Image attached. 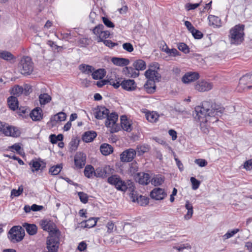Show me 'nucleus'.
Instances as JSON below:
<instances>
[{
	"mask_svg": "<svg viewBox=\"0 0 252 252\" xmlns=\"http://www.w3.org/2000/svg\"><path fill=\"white\" fill-rule=\"evenodd\" d=\"M200 5V3H187L186 5V8L187 9V10H192L196 8Z\"/></svg>",
	"mask_w": 252,
	"mask_h": 252,
	"instance_id": "obj_60",
	"label": "nucleus"
},
{
	"mask_svg": "<svg viewBox=\"0 0 252 252\" xmlns=\"http://www.w3.org/2000/svg\"><path fill=\"white\" fill-rule=\"evenodd\" d=\"M86 155L81 152L77 153L74 156V164L77 169L82 168L86 164Z\"/></svg>",
	"mask_w": 252,
	"mask_h": 252,
	"instance_id": "obj_11",
	"label": "nucleus"
},
{
	"mask_svg": "<svg viewBox=\"0 0 252 252\" xmlns=\"http://www.w3.org/2000/svg\"><path fill=\"white\" fill-rule=\"evenodd\" d=\"M144 88L148 93H154L156 91L155 81L148 79L144 85Z\"/></svg>",
	"mask_w": 252,
	"mask_h": 252,
	"instance_id": "obj_29",
	"label": "nucleus"
},
{
	"mask_svg": "<svg viewBox=\"0 0 252 252\" xmlns=\"http://www.w3.org/2000/svg\"><path fill=\"white\" fill-rule=\"evenodd\" d=\"M96 136L97 133L95 131L93 130L87 131L83 134L82 139L83 141L89 143L93 141Z\"/></svg>",
	"mask_w": 252,
	"mask_h": 252,
	"instance_id": "obj_22",
	"label": "nucleus"
},
{
	"mask_svg": "<svg viewBox=\"0 0 252 252\" xmlns=\"http://www.w3.org/2000/svg\"><path fill=\"white\" fill-rule=\"evenodd\" d=\"M239 231L238 228L234 229L231 230H228L222 237L223 240H226L233 237L235 234Z\"/></svg>",
	"mask_w": 252,
	"mask_h": 252,
	"instance_id": "obj_43",
	"label": "nucleus"
},
{
	"mask_svg": "<svg viewBox=\"0 0 252 252\" xmlns=\"http://www.w3.org/2000/svg\"><path fill=\"white\" fill-rule=\"evenodd\" d=\"M107 80L108 81V83H109L110 85L113 86L115 89L118 88L120 86V81H117V80H114L113 79L108 78Z\"/></svg>",
	"mask_w": 252,
	"mask_h": 252,
	"instance_id": "obj_55",
	"label": "nucleus"
},
{
	"mask_svg": "<svg viewBox=\"0 0 252 252\" xmlns=\"http://www.w3.org/2000/svg\"><path fill=\"white\" fill-rule=\"evenodd\" d=\"M23 226L25 228L27 232L30 235H33L37 233V227L34 224L25 223Z\"/></svg>",
	"mask_w": 252,
	"mask_h": 252,
	"instance_id": "obj_25",
	"label": "nucleus"
},
{
	"mask_svg": "<svg viewBox=\"0 0 252 252\" xmlns=\"http://www.w3.org/2000/svg\"><path fill=\"white\" fill-rule=\"evenodd\" d=\"M104 24L108 28H114L115 25L108 18L105 17H102Z\"/></svg>",
	"mask_w": 252,
	"mask_h": 252,
	"instance_id": "obj_54",
	"label": "nucleus"
},
{
	"mask_svg": "<svg viewBox=\"0 0 252 252\" xmlns=\"http://www.w3.org/2000/svg\"><path fill=\"white\" fill-rule=\"evenodd\" d=\"M42 228L49 232V236L61 235V232L56 224L50 220H42L40 222Z\"/></svg>",
	"mask_w": 252,
	"mask_h": 252,
	"instance_id": "obj_5",
	"label": "nucleus"
},
{
	"mask_svg": "<svg viewBox=\"0 0 252 252\" xmlns=\"http://www.w3.org/2000/svg\"><path fill=\"white\" fill-rule=\"evenodd\" d=\"M111 62L114 64L119 66H126L129 63L128 59L123 58L113 57Z\"/></svg>",
	"mask_w": 252,
	"mask_h": 252,
	"instance_id": "obj_21",
	"label": "nucleus"
},
{
	"mask_svg": "<svg viewBox=\"0 0 252 252\" xmlns=\"http://www.w3.org/2000/svg\"><path fill=\"white\" fill-rule=\"evenodd\" d=\"M30 117L34 121H40L43 117L41 108L39 107L34 108L30 113Z\"/></svg>",
	"mask_w": 252,
	"mask_h": 252,
	"instance_id": "obj_19",
	"label": "nucleus"
},
{
	"mask_svg": "<svg viewBox=\"0 0 252 252\" xmlns=\"http://www.w3.org/2000/svg\"><path fill=\"white\" fill-rule=\"evenodd\" d=\"M24 235V231L21 226H14L9 230L8 237L12 243H17L22 241Z\"/></svg>",
	"mask_w": 252,
	"mask_h": 252,
	"instance_id": "obj_6",
	"label": "nucleus"
},
{
	"mask_svg": "<svg viewBox=\"0 0 252 252\" xmlns=\"http://www.w3.org/2000/svg\"><path fill=\"white\" fill-rule=\"evenodd\" d=\"M78 195L81 202L86 204L88 201V195L87 193L84 192H78Z\"/></svg>",
	"mask_w": 252,
	"mask_h": 252,
	"instance_id": "obj_48",
	"label": "nucleus"
},
{
	"mask_svg": "<svg viewBox=\"0 0 252 252\" xmlns=\"http://www.w3.org/2000/svg\"><path fill=\"white\" fill-rule=\"evenodd\" d=\"M30 165L31 166L33 169H32V171L33 172L35 171H38L40 170L41 165L40 164L39 161H36L34 160H32L30 163Z\"/></svg>",
	"mask_w": 252,
	"mask_h": 252,
	"instance_id": "obj_45",
	"label": "nucleus"
},
{
	"mask_svg": "<svg viewBox=\"0 0 252 252\" xmlns=\"http://www.w3.org/2000/svg\"><path fill=\"white\" fill-rule=\"evenodd\" d=\"M100 150L102 155L107 156L113 152V148L108 144L103 143L100 146Z\"/></svg>",
	"mask_w": 252,
	"mask_h": 252,
	"instance_id": "obj_27",
	"label": "nucleus"
},
{
	"mask_svg": "<svg viewBox=\"0 0 252 252\" xmlns=\"http://www.w3.org/2000/svg\"><path fill=\"white\" fill-rule=\"evenodd\" d=\"M121 124L122 128L127 132L131 131V126L126 116L123 115L121 117Z\"/></svg>",
	"mask_w": 252,
	"mask_h": 252,
	"instance_id": "obj_24",
	"label": "nucleus"
},
{
	"mask_svg": "<svg viewBox=\"0 0 252 252\" xmlns=\"http://www.w3.org/2000/svg\"><path fill=\"white\" fill-rule=\"evenodd\" d=\"M95 110L94 117L98 120L106 118L110 112L109 110L104 106H98Z\"/></svg>",
	"mask_w": 252,
	"mask_h": 252,
	"instance_id": "obj_13",
	"label": "nucleus"
},
{
	"mask_svg": "<svg viewBox=\"0 0 252 252\" xmlns=\"http://www.w3.org/2000/svg\"><path fill=\"white\" fill-rule=\"evenodd\" d=\"M0 58L10 61L15 59L14 56L9 52L7 51H0Z\"/></svg>",
	"mask_w": 252,
	"mask_h": 252,
	"instance_id": "obj_34",
	"label": "nucleus"
},
{
	"mask_svg": "<svg viewBox=\"0 0 252 252\" xmlns=\"http://www.w3.org/2000/svg\"><path fill=\"white\" fill-rule=\"evenodd\" d=\"M195 89L200 92H204L211 90L213 84L205 81H198L194 86Z\"/></svg>",
	"mask_w": 252,
	"mask_h": 252,
	"instance_id": "obj_14",
	"label": "nucleus"
},
{
	"mask_svg": "<svg viewBox=\"0 0 252 252\" xmlns=\"http://www.w3.org/2000/svg\"><path fill=\"white\" fill-rule=\"evenodd\" d=\"M107 170L105 168H97L94 172V176L96 177L106 178L107 177Z\"/></svg>",
	"mask_w": 252,
	"mask_h": 252,
	"instance_id": "obj_39",
	"label": "nucleus"
},
{
	"mask_svg": "<svg viewBox=\"0 0 252 252\" xmlns=\"http://www.w3.org/2000/svg\"><path fill=\"white\" fill-rule=\"evenodd\" d=\"M66 115L65 113L61 112L52 117L50 119V121L52 122L63 121L66 119Z\"/></svg>",
	"mask_w": 252,
	"mask_h": 252,
	"instance_id": "obj_33",
	"label": "nucleus"
},
{
	"mask_svg": "<svg viewBox=\"0 0 252 252\" xmlns=\"http://www.w3.org/2000/svg\"><path fill=\"white\" fill-rule=\"evenodd\" d=\"M238 87L243 90L252 89V73L243 75L239 80Z\"/></svg>",
	"mask_w": 252,
	"mask_h": 252,
	"instance_id": "obj_9",
	"label": "nucleus"
},
{
	"mask_svg": "<svg viewBox=\"0 0 252 252\" xmlns=\"http://www.w3.org/2000/svg\"><path fill=\"white\" fill-rule=\"evenodd\" d=\"M94 169L93 166L91 165H87L84 169V174L86 177L88 178H91L93 177V175H94Z\"/></svg>",
	"mask_w": 252,
	"mask_h": 252,
	"instance_id": "obj_35",
	"label": "nucleus"
},
{
	"mask_svg": "<svg viewBox=\"0 0 252 252\" xmlns=\"http://www.w3.org/2000/svg\"><path fill=\"white\" fill-rule=\"evenodd\" d=\"M110 35V32L108 31H102L101 34L97 36V40L98 42H100L103 41V39H106L109 37Z\"/></svg>",
	"mask_w": 252,
	"mask_h": 252,
	"instance_id": "obj_44",
	"label": "nucleus"
},
{
	"mask_svg": "<svg viewBox=\"0 0 252 252\" xmlns=\"http://www.w3.org/2000/svg\"><path fill=\"white\" fill-rule=\"evenodd\" d=\"M176 249L179 251H182L185 249H190L191 246L189 244H184L176 247Z\"/></svg>",
	"mask_w": 252,
	"mask_h": 252,
	"instance_id": "obj_64",
	"label": "nucleus"
},
{
	"mask_svg": "<svg viewBox=\"0 0 252 252\" xmlns=\"http://www.w3.org/2000/svg\"><path fill=\"white\" fill-rule=\"evenodd\" d=\"M224 111V108L220 105L213 103L211 101H204L202 106L195 108L196 115L195 118L197 120L206 121L207 123H214L219 121Z\"/></svg>",
	"mask_w": 252,
	"mask_h": 252,
	"instance_id": "obj_1",
	"label": "nucleus"
},
{
	"mask_svg": "<svg viewBox=\"0 0 252 252\" xmlns=\"http://www.w3.org/2000/svg\"><path fill=\"white\" fill-rule=\"evenodd\" d=\"M62 168V164H57L51 167L49 169V172L53 175H57L61 172Z\"/></svg>",
	"mask_w": 252,
	"mask_h": 252,
	"instance_id": "obj_40",
	"label": "nucleus"
},
{
	"mask_svg": "<svg viewBox=\"0 0 252 252\" xmlns=\"http://www.w3.org/2000/svg\"><path fill=\"white\" fill-rule=\"evenodd\" d=\"M106 227L107 228V232L109 233H110L113 232V229L114 228L115 224L112 221H109L107 223Z\"/></svg>",
	"mask_w": 252,
	"mask_h": 252,
	"instance_id": "obj_63",
	"label": "nucleus"
},
{
	"mask_svg": "<svg viewBox=\"0 0 252 252\" xmlns=\"http://www.w3.org/2000/svg\"><path fill=\"white\" fill-rule=\"evenodd\" d=\"M39 100L41 105H45L51 101V97L47 94H42L39 95Z\"/></svg>",
	"mask_w": 252,
	"mask_h": 252,
	"instance_id": "obj_38",
	"label": "nucleus"
},
{
	"mask_svg": "<svg viewBox=\"0 0 252 252\" xmlns=\"http://www.w3.org/2000/svg\"><path fill=\"white\" fill-rule=\"evenodd\" d=\"M124 230L128 234L133 233L135 231V228L129 223H126L124 226Z\"/></svg>",
	"mask_w": 252,
	"mask_h": 252,
	"instance_id": "obj_50",
	"label": "nucleus"
},
{
	"mask_svg": "<svg viewBox=\"0 0 252 252\" xmlns=\"http://www.w3.org/2000/svg\"><path fill=\"white\" fill-rule=\"evenodd\" d=\"M164 181V178L158 175L155 176L151 180V183L155 186H158L162 185Z\"/></svg>",
	"mask_w": 252,
	"mask_h": 252,
	"instance_id": "obj_36",
	"label": "nucleus"
},
{
	"mask_svg": "<svg viewBox=\"0 0 252 252\" xmlns=\"http://www.w3.org/2000/svg\"><path fill=\"white\" fill-rule=\"evenodd\" d=\"M136 152L135 150L130 148L125 150L120 155V159L122 162H130L136 156Z\"/></svg>",
	"mask_w": 252,
	"mask_h": 252,
	"instance_id": "obj_10",
	"label": "nucleus"
},
{
	"mask_svg": "<svg viewBox=\"0 0 252 252\" xmlns=\"http://www.w3.org/2000/svg\"><path fill=\"white\" fill-rule=\"evenodd\" d=\"M79 69L83 73L89 74L94 70V68L91 65L81 64L79 66Z\"/></svg>",
	"mask_w": 252,
	"mask_h": 252,
	"instance_id": "obj_31",
	"label": "nucleus"
},
{
	"mask_svg": "<svg viewBox=\"0 0 252 252\" xmlns=\"http://www.w3.org/2000/svg\"><path fill=\"white\" fill-rule=\"evenodd\" d=\"M178 48L179 50L181 51L185 54H188L189 53V46L183 42H181L178 44Z\"/></svg>",
	"mask_w": 252,
	"mask_h": 252,
	"instance_id": "obj_47",
	"label": "nucleus"
},
{
	"mask_svg": "<svg viewBox=\"0 0 252 252\" xmlns=\"http://www.w3.org/2000/svg\"><path fill=\"white\" fill-rule=\"evenodd\" d=\"M118 115L116 112H112L109 115L108 114V117L106 118L105 121V126L107 127H111L113 126L118 121Z\"/></svg>",
	"mask_w": 252,
	"mask_h": 252,
	"instance_id": "obj_18",
	"label": "nucleus"
},
{
	"mask_svg": "<svg viewBox=\"0 0 252 252\" xmlns=\"http://www.w3.org/2000/svg\"><path fill=\"white\" fill-rule=\"evenodd\" d=\"M120 85L125 90L132 91L136 88V85L133 80L127 79L124 80L120 83Z\"/></svg>",
	"mask_w": 252,
	"mask_h": 252,
	"instance_id": "obj_17",
	"label": "nucleus"
},
{
	"mask_svg": "<svg viewBox=\"0 0 252 252\" xmlns=\"http://www.w3.org/2000/svg\"><path fill=\"white\" fill-rule=\"evenodd\" d=\"M146 117L149 122L154 123L156 122L158 120L159 115L158 113L155 112H152L151 113H147L146 114Z\"/></svg>",
	"mask_w": 252,
	"mask_h": 252,
	"instance_id": "obj_37",
	"label": "nucleus"
},
{
	"mask_svg": "<svg viewBox=\"0 0 252 252\" xmlns=\"http://www.w3.org/2000/svg\"><path fill=\"white\" fill-rule=\"evenodd\" d=\"M124 49L128 52H131L133 51V47L132 45L129 42L125 43L123 44Z\"/></svg>",
	"mask_w": 252,
	"mask_h": 252,
	"instance_id": "obj_58",
	"label": "nucleus"
},
{
	"mask_svg": "<svg viewBox=\"0 0 252 252\" xmlns=\"http://www.w3.org/2000/svg\"><path fill=\"white\" fill-rule=\"evenodd\" d=\"M191 33L195 39H201L203 35V33L200 31L195 29H194L193 32H191Z\"/></svg>",
	"mask_w": 252,
	"mask_h": 252,
	"instance_id": "obj_56",
	"label": "nucleus"
},
{
	"mask_svg": "<svg viewBox=\"0 0 252 252\" xmlns=\"http://www.w3.org/2000/svg\"><path fill=\"white\" fill-rule=\"evenodd\" d=\"M60 235L48 236L46 241V247L48 252H58Z\"/></svg>",
	"mask_w": 252,
	"mask_h": 252,
	"instance_id": "obj_7",
	"label": "nucleus"
},
{
	"mask_svg": "<svg viewBox=\"0 0 252 252\" xmlns=\"http://www.w3.org/2000/svg\"><path fill=\"white\" fill-rule=\"evenodd\" d=\"M190 180L191 183L192 189L196 190L198 189L200 184V181L193 177H191Z\"/></svg>",
	"mask_w": 252,
	"mask_h": 252,
	"instance_id": "obj_52",
	"label": "nucleus"
},
{
	"mask_svg": "<svg viewBox=\"0 0 252 252\" xmlns=\"http://www.w3.org/2000/svg\"><path fill=\"white\" fill-rule=\"evenodd\" d=\"M24 89L22 86L16 85L12 89L11 94L14 95L18 96L23 94Z\"/></svg>",
	"mask_w": 252,
	"mask_h": 252,
	"instance_id": "obj_41",
	"label": "nucleus"
},
{
	"mask_svg": "<svg viewBox=\"0 0 252 252\" xmlns=\"http://www.w3.org/2000/svg\"><path fill=\"white\" fill-rule=\"evenodd\" d=\"M125 74L128 77L136 78L139 75V72L137 71L133 66H126L123 68Z\"/></svg>",
	"mask_w": 252,
	"mask_h": 252,
	"instance_id": "obj_20",
	"label": "nucleus"
},
{
	"mask_svg": "<svg viewBox=\"0 0 252 252\" xmlns=\"http://www.w3.org/2000/svg\"><path fill=\"white\" fill-rule=\"evenodd\" d=\"M23 191V187L21 185L19 187L17 190L13 189L11 191V196H19L20 195Z\"/></svg>",
	"mask_w": 252,
	"mask_h": 252,
	"instance_id": "obj_53",
	"label": "nucleus"
},
{
	"mask_svg": "<svg viewBox=\"0 0 252 252\" xmlns=\"http://www.w3.org/2000/svg\"><path fill=\"white\" fill-rule=\"evenodd\" d=\"M0 131L2 132L5 136L17 137L20 136V131L15 127L7 126L5 127L0 122Z\"/></svg>",
	"mask_w": 252,
	"mask_h": 252,
	"instance_id": "obj_8",
	"label": "nucleus"
},
{
	"mask_svg": "<svg viewBox=\"0 0 252 252\" xmlns=\"http://www.w3.org/2000/svg\"><path fill=\"white\" fill-rule=\"evenodd\" d=\"M107 182L114 186L115 188L120 191H126L127 189L133 191L134 189V183L131 180H127L126 182L123 180L118 175H112L107 178Z\"/></svg>",
	"mask_w": 252,
	"mask_h": 252,
	"instance_id": "obj_2",
	"label": "nucleus"
},
{
	"mask_svg": "<svg viewBox=\"0 0 252 252\" xmlns=\"http://www.w3.org/2000/svg\"><path fill=\"white\" fill-rule=\"evenodd\" d=\"M101 42H102L105 46L111 48H112L114 46L118 45L117 43L113 42L110 40L103 39V41Z\"/></svg>",
	"mask_w": 252,
	"mask_h": 252,
	"instance_id": "obj_57",
	"label": "nucleus"
},
{
	"mask_svg": "<svg viewBox=\"0 0 252 252\" xmlns=\"http://www.w3.org/2000/svg\"><path fill=\"white\" fill-rule=\"evenodd\" d=\"M106 74V71L104 69H95L92 72V76L94 79H101Z\"/></svg>",
	"mask_w": 252,
	"mask_h": 252,
	"instance_id": "obj_30",
	"label": "nucleus"
},
{
	"mask_svg": "<svg viewBox=\"0 0 252 252\" xmlns=\"http://www.w3.org/2000/svg\"><path fill=\"white\" fill-rule=\"evenodd\" d=\"M97 222V219L95 218H91L87 220L83 221L81 224L83 225L84 224V227L85 228H92L94 226Z\"/></svg>",
	"mask_w": 252,
	"mask_h": 252,
	"instance_id": "obj_32",
	"label": "nucleus"
},
{
	"mask_svg": "<svg viewBox=\"0 0 252 252\" xmlns=\"http://www.w3.org/2000/svg\"><path fill=\"white\" fill-rule=\"evenodd\" d=\"M23 89L24 91L23 93L26 95H29L32 92V87L29 85L26 84L24 85Z\"/></svg>",
	"mask_w": 252,
	"mask_h": 252,
	"instance_id": "obj_61",
	"label": "nucleus"
},
{
	"mask_svg": "<svg viewBox=\"0 0 252 252\" xmlns=\"http://www.w3.org/2000/svg\"><path fill=\"white\" fill-rule=\"evenodd\" d=\"M200 122V129L201 131L204 133H207L209 132V126H207L206 121L198 120Z\"/></svg>",
	"mask_w": 252,
	"mask_h": 252,
	"instance_id": "obj_49",
	"label": "nucleus"
},
{
	"mask_svg": "<svg viewBox=\"0 0 252 252\" xmlns=\"http://www.w3.org/2000/svg\"><path fill=\"white\" fill-rule=\"evenodd\" d=\"M195 163L198 164L200 167H203L207 165V161L202 158L196 159L194 161Z\"/></svg>",
	"mask_w": 252,
	"mask_h": 252,
	"instance_id": "obj_59",
	"label": "nucleus"
},
{
	"mask_svg": "<svg viewBox=\"0 0 252 252\" xmlns=\"http://www.w3.org/2000/svg\"><path fill=\"white\" fill-rule=\"evenodd\" d=\"M199 78V74L196 72L186 73L182 77V80L184 83H189L195 81Z\"/></svg>",
	"mask_w": 252,
	"mask_h": 252,
	"instance_id": "obj_16",
	"label": "nucleus"
},
{
	"mask_svg": "<svg viewBox=\"0 0 252 252\" xmlns=\"http://www.w3.org/2000/svg\"><path fill=\"white\" fill-rule=\"evenodd\" d=\"M147 148L145 146H140L137 148V152L138 156L143 155L144 153L146 152Z\"/></svg>",
	"mask_w": 252,
	"mask_h": 252,
	"instance_id": "obj_62",
	"label": "nucleus"
},
{
	"mask_svg": "<svg viewBox=\"0 0 252 252\" xmlns=\"http://www.w3.org/2000/svg\"><path fill=\"white\" fill-rule=\"evenodd\" d=\"M136 199H137V202L141 206L146 205L149 203L148 198L141 195H139V197H137Z\"/></svg>",
	"mask_w": 252,
	"mask_h": 252,
	"instance_id": "obj_42",
	"label": "nucleus"
},
{
	"mask_svg": "<svg viewBox=\"0 0 252 252\" xmlns=\"http://www.w3.org/2000/svg\"><path fill=\"white\" fill-rule=\"evenodd\" d=\"M245 25L238 24L229 31V39L231 44L239 45L244 40Z\"/></svg>",
	"mask_w": 252,
	"mask_h": 252,
	"instance_id": "obj_3",
	"label": "nucleus"
},
{
	"mask_svg": "<svg viewBox=\"0 0 252 252\" xmlns=\"http://www.w3.org/2000/svg\"><path fill=\"white\" fill-rule=\"evenodd\" d=\"M9 107L12 110H15L18 108V101L16 96H11L7 99Z\"/></svg>",
	"mask_w": 252,
	"mask_h": 252,
	"instance_id": "obj_26",
	"label": "nucleus"
},
{
	"mask_svg": "<svg viewBox=\"0 0 252 252\" xmlns=\"http://www.w3.org/2000/svg\"><path fill=\"white\" fill-rule=\"evenodd\" d=\"M139 177L138 182L141 185H148L150 182V176L148 173L144 172L137 174Z\"/></svg>",
	"mask_w": 252,
	"mask_h": 252,
	"instance_id": "obj_23",
	"label": "nucleus"
},
{
	"mask_svg": "<svg viewBox=\"0 0 252 252\" xmlns=\"http://www.w3.org/2000/svg\"><path fill=\"white\" fill-rule=\"evenodd\" d=\"M145 75L148 79L157 82H159L161 78V75L158 71L150 68L145 72Z\"/></svg>",
	"mask_w": 252,
	"mask_h": 252,
	"instance_id": "obj_15",
	"label": "nucleus"
},
{
	"mask_svg": "<svg viewBox=\"0 0 252 252\" xmlns=\"http://www.w3.org/2000/svg\"><path fill=\"white\" fill-rule=\"evenodd\" d=\"M138 165L136 161L132 162L129 164L128 171L131 175L135 174L136 172L138 171Z\"/></svg>",
	"mask_w": 252,
	"mask_h": 252,
	"instance_id": "obj_46",
	"label": "nucleus"
},
{
	"mask_svg": "<svg viewBox=\"0 0 252 252\" xmlns=\"http://www.w3.org/2000/svg\"><path fill=\"white\" fill-rule=\"evenodd\" d=\"M18 69L23 75H27L31 74L33 69L31 58L28 56L22 58L18 63Z\"/></svg>",
	"mask_w": 252,
	"mask_h": 252,
	"instance_id": "obj_4",
	"label": "nucleus"
},
{
	"mask_svg": "<svg viewBox=\"0 0 252 252\" xmlns=\"http://www.w3.org/2000/svg\"><path fill=\"white\" fill-rule=\"evenodd\" d=\"M79 140L77 139H72L69 143L70 149L72 151H75L79 145Z\"/></svg>",
	"mask_w": 252,
	"mask_h": 252,
	"instance_id": "obj_51",
	"label": "nucleus"
},
{
	"mask_svg": "<svg viewBox=\"0 0 252 252\" xmlns=\"http://www.w3.org/2000/svg\"><path fill=\"white\" fill-rule=\"evenodd\" d=\"M132 66L137 71L139 72L140 70H144L146 69V64L145 61L141 59H139L133 63Z\"/></svg>",
	"mask_w": 252,
	"mask_h": 252,
	"instance_id": "obj_28",
	"label": "nucleus"
},
{
	"mask_svg": "<svg viewBox=\"0 0 252 252\" xmlns=\"http://www.w3.org/2000/svg\"><path fill=\"white\" fill-rule=\"evenodd\" d=\"M166 196L167 193L164 189L159 188L154 189L150 193L151 197L156 200H163Z\"/></svg>",
	"mask_w": 252,
	"mask_h": 252,
	"instance_id": "obj_12",
	"label": "nucleus"
}]
</instances>
